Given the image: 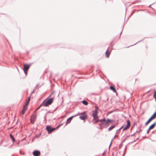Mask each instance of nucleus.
Wrapping results in <instances>:
<instances>
[{
  "mask_svg": "<svg viewBox=\"0 0 156 156\" xmlns=\"http://www.w3.org/2000/svg\"><path fill=\"white\" fill-rule=\"evenodd\" d=\"M156 116V112H154L153 114L151 116V117L148 119L147 121L146 122L145 125H147L152 120L154 119Z\"/></svg>",
  "mask_w": 156,
  "mask_h": 156,
  "instance_id": "obj_2",
  "label": "nucleus"
},
{
  "mask_svg": "<svg viewBox=\"0 0 156 156\" xmlns=\"http://www.w3.org/2000/svg\"><path fill=\"white\" fill-rule=\"evenodd\" d=\"M154 132V131H153V132H152V133H153Z\"/></svg>",
  "mask_w": 156,
  "mask_h": 156,
  "instance_id": "obj_41",
  "label": "nucleus"
},
{
  "mask_svg": "<svg viewBox=\"0 0 156 156\" xmlns=\"http://www.w3.org/2000/svg\"><path fill=\"white\" fill-rule=\"evenodd\" d=\"M27 71H26L25 70V71H24V73H25V74L26 75L27 74Z\"/></svg>",
  "mask_w": 156,
  "mask_h": 156,
  "instance_id": "obj_37",
  "label": "nucleus"
},
{
  "mask_svg": "<svg viewBox=\"0 0 156 156\" xmlns=\"http://www.w3.org/2000/svg\"><path fill=\"white\" fill-rule=\"evenodd\" d=\"M104 125V122H102L99 124L100 126H101L102 125Z\"/></svg>",
  "mask_w": 156,
  "mask_h": 156,
  "instance_id": "obj_35",
  "label": "nucleus"
},
{
  "mask_svg": "<svg viewBox=\"0 0 156 156\" xmlns=\"http://www.w3.org/2000/svg\"><path fill=\"white\" fill-rule=\"evenodd\" d=\"M26 111V110H25L23 109V110H22V115H24L25 114V112Z\"/></svg>",
  "mask_w": 156,
  "mask_h": 156,
  "instance_id": "obj_30",
  "label": "nucleus"
},
{
  "mask_svg": "<svg viewBox=\"0 0 156 156\" xmlns=\"http://www.w3.org/2000/svg\"><path fill=\"white\" fill-rule=\"evenodd\" d=\"M42 106H43V103L42 102L41 105H40L36 109V110H38V109H39Z\"/></svg>",
  "mask_w": 156,
  "mask_h": 156,
  "instance_id": "obj_25",
  "label": "nucleus"
},
{
  "mask_svg": "<svg viewBox=\"0 0 156 156\" xmlns=\"http://www.w3.org/2000/svg\"><path fill=\"white\" fill-rule=\"evenodd\" d=\"M27 107L25 106L24 105V106H23V109L26 110L27 109Z\"/></svg>",
  "mask_w": 156,
  "mask_h": 156,
  "instance_id": "obj_34",
  "label": "nucleus"
},
{
  "mask_svg": "<svg viewBox=\"0 0 156 156\" xmlns=\"http://www.w3.org/2000/svg\"><path fill=\"white\" fill-rule=\"evenodd\" d=\"M46 115H45L44 117V119H46Z\"/></svg>",
  "mask_w": 156,
  "mask_h": 156,
  "instance_id": "obj_40",
  "label": "nucleus"
},
{
  "mask_svg": "<svg viewBox=\"0 0 156 156\" xmlns=\"http://www.w3.org/2000/svg\"><path fill=\"white\" fill-rule=\"evenodd\" d=\"M53 94V93H51L49 96L46 99L44 100L43 102V106L45 107H47L49 105H51L52 102H53L54 99V97L51 98H49V97H51Z\"/></svg>",
  "mask_w": 156,
  "mask_h": 156,
  "instance_id": "obj_1",
  "label": "nucleus"
},
{
  "mask_svg": "<svg viewBox=\"0 0 156 156\" xmlns=\"http://www.w3.org/2000/svg\"><path fill=\"white\" fill-rule=\"evenodd\" d=\"M136 133H134L132 135H131V136H134V135L136 134Z\"/></svg>",
  "mask_w": 156,
  "mask_h": 156,
  "instance_id": "obj_38",
  "label": "nucleus"
},
{
  "mask_svg": "<svg viewBox=\"0 0 156 156\" xmlns=\"http://www.w3.org/2000/svg\"><path fill=\"white\" fill-rule=\"evenodd\" d=\"M35 90H33L31 92V94H30V96H31L32 94H33L35 92Z\"/></svg>",
  "mask_w": 156,
  "mask_h": 156,
  "instance_id": "obj_32",
  "label": "nucleus"
},
{
  "mask_svg": "<svg viewBox=\"0 0 156 156\" xmlns=\"http://www.w3.org/2000/svg\"><path fill=\"white\" fill-rule=\"evenodd\" d=\"M46 129L48 131V133H51L53 131L55 130V128H52L51 126H47L46 127Z\"/></svg>",
  "mask_w": 156,
  "mask_h": 156,
  "instance_id": "obj_4",
  "label": "nucleus"
},
{
  "mask_svg": "<svg viewBox=\"0 0 156 156\" xmlns=\"http://www.w3.org/2000/svg\"><path fill=\"white\" fill-rule=\"evenodd\" d=\"M115 125H112L108 129V131H110L112 130V129L114 128L115 127Z\"/></svg>",
  "mask_w": 156,
  "mask_h": 156,
  "instance_id": "obj_18",
  "label": "nucleus"
},
{
  "mask_svg": "<svg viewBox=\"0 0 156 156\" xmlns=\"http://www.w3.org/2000/svg\"><path fill=\"white\" fill-rule=\"evenodd\" d=\"M57 108H56V109L55 110V111H56V109H57Z\"/></svg>",
  "mask_w": 156,
  "mask_h": 156,
  "instance_id": "obj_43",
  "label": "nucleus"
},
{
  "mask_svg": "<svg viewBox=\"0 0 156 156\" xmlns=\"http://www.w3.org/2000/svg\"><path fill=\"white\" fill-rule=\"evenodd\" d=\"M110 89L114 92L115 93L116 91V89L113 86H110Z\"/></svg>",
  "mask_w": 156,
  "mask_h": 156,
  "instance_id": "obj_13",
  "label": "nucleus"
},
{
  "mask_svg": "<svg viewBox=\"0 0 156 156\" xmlns=\"http://www.w3.org/2000/svg\"><path fill=\"white\" fill-rule=\"evenodd\" d=\"M141 126L140 125L138 128L136 130V133H139L140 131H142V130L141 129Z\"/></svg>",
  "mask_w": 156,
  "mask_h": 156,
  "instance_id": "obj_16",
  "label": "nucleus"
},
{
  "mask_svg": "<svg viewBox=\"0 0 156 156\" xmlns=\"http://www.w3.org/2000/svg\"><path fill=\"white\" fill-rule=\"evenodd\" d=\"M118 137V136L117 135H115V136L112 139V140H111V142L110 143V145L109 146V149L110 148V146H111V145L112 143V140H113L114 139H115V138L116 137Z\"/></svg>",
  "mask_w": 156,
  "mask_h": 156,
  "instance_id": "obj_22",
  "label": "nucleus"
},
{
  "mask_svg": "<svg viewBox=\"0 0 156 156\" xmlns=\"http://www.w3.org/2000/svg\"><path fill=\"white\" fill-rule=\"evenodd\" d=\"M82 103L86 105H87L88 104V103L85 100H83L82 101Z\"/></svg>",
  "mask_w": 156,
  "mask_h": 156,
  "instance_id": "obj_20",
  "label": "nucleus"
},
{
  "mask_svg": "<svg viewBox=\"0 0 156 156\" xmlns=\"http://www.w3.org/2000/svg\"><path fill=\"white\" fill-rule=\"evenodd\" d=\"M104 125L106 127H108L110 125V124H109L108 122L107 119L106 120L105 122L104 123Z\"/></svg>",
  "mask_w": 156,
  "mask_h": 156,
  "instance_id": "obj_15",
  "label": "nucleus"
},
{
  "mask_svg": "<svg viewBox=\"0 0 156 156\" xmlns=\"http://www.w3.org/2000/svg\"><path fill=\"white\" fill-rule=\"evenodd\" d=\"M99 120L98 119V118L97 119H93L92 121V122L94 124H95L97 123L99 121Z\"/></svg>",
  "mask_w": 156,
  "mask_h": 156,
  "instance_id": "obj_12",
  "label": "nucleus"
},
{
  "mask_svg": "<svg viewBox=\"0 0 156 156\" xmlns=\"http://www.w3.org/2000/svg\"><path fill=\"white\" fill-rule=\"evenodd\" d=\"M129 127L126 125V126L123 129L122 131H123L124 130L129 129Z\"/></svg>",
  "mask_w": 156,
  "mask_h": 156,
  "instance_id": "obj_23",
  "label": "nucleus"
},
{
  "mask_svg": "<svg viewBox=\"0 0 156 156\" xmlns=\"http://www.w3.org/2000/svg\"><path fill=\"white\" fill-rule=\"evenodd\" d=\"M29 102L27 101L24 106L28 107V105L29 104Z\"/></svg>",
  "mask_w": 156,
  "mask_h": 156,
  "instance_id": "obj_29",
  "label": "nucleus"
},
{
  "mask_svg": "<svg viewBox=\"0 0 156 156\" xmlns=\"http://www.w3.org/2000/svg\"><path fill=\"white\" fill-rule=\"evenodd\" d=\"M30 97H31V96L30 95V96H29L28 98V100H27V101L29 102L30 101Z\"/></svg>",
  "mask_w": 156,
  "mask_h": 156,
  "instance_id": "obj_31",
  "label": "nucleus"
},
{
  "mask_svg": "<svg viewBox=\"0 0 156 156\" xmlns=\"http://www.w3.org/2000/svg\"><path fill=\"white\" fill-rule=\"evenodd\" d=\"M76 117L75 116V115L74 116H72L68 118L67 120V121L66 122V125L68 123H69L71 122V120H72V119L74 117Z\"/></svg>",
  "mask_w": 156,
  "mask_h": 156,
  "instance_id": "obj_7",
  "label": "nucleus"
},
{
  "mask_svg": "<svg viewBox=\"0 0 156 156\" xmlns=\"http://www.w3.org/2000/svg\"><path fill=\"white\" fill-rule=\"evenodd\" d=\"M95 110L94 111H97V110L98 108V107L97 106H95Z\"/></svg>",
  "mask_w": 156,
  "mask_h": 156,
  "instance_id": "obj_36",
  "label": "nucleus"
},
{
  "mask_svg": "<svg viewBox=\"0 0 156 156\" xmlns=\"http://www.w3.org/2000/svg\"><path fill=\"white\" fill-rule=\"evenodd\" d=\"M106 121L105 119L104 118L102 119L99 120V121L100 122H104Z\"/></svg>",
  "mask_w": 156,
  "mask_h": 156,
  "instance_id": "obj_26",
  "label": "nucleus"
},
{
  "mask_svg": "<svg viewBox=\"0 0 156 156\" xmlns=\"http://www.w3.org/2000/svg\"><path fill=\"white\" fill-rule=\"evenodd\" d=\"M29 102L27 101L24 106L28 107V105L29 104Z\"/></svg>",
  "mask_w": 156,
  "mask_h": 156,
  "instance_id": "obj_28",
  "label": "nucleus"
},
{
  "mask_svg": "<svg viewBox=\"0 0 156 156\" xmlns=\"http://www.w3.org/2000/svg\"><path fill=\"white\" fill-rule=\"evenodd\" d=\"M136 124V122H134V123H133V126L135 125Z\"/></svg>",
  "mask_w": 156,
  "mask_h": 156,
  "instance_id": "obj_39",
  "label": "nucleus"
},
{
  "mask_svg": "<svg viewBox=\"0 0 156 156\" xmlns=\"http://www.w3.org/2000/svg\"><path fill=\"white\" fill-rule=\"evenodd\" d=\"M37 115L33 114L31 115L30 118V122L32 124H34L36 120Z\"/></svg>",
  "mask_w": 156,
  "mask_h": 156,
  "instance_id": "obj_3",
  "label": "nucleus"
},
{
  "mask_svg": "<svg viewBox=\"0 0 156 156\" xmlns=\"http://www.w3.org/2000/svg\"><path fill=\"white\" fill-rule=\"evenodd\" d=\"M151 130V129H150V128H149L147 130V134H148L149 132H150V130Z\"/></svg>",
  "mask_w": 156,
  "mask_h": 156,
  "instance_id": "obj_33",
  "label": "nucleus"
},
{
  "mask_svg": "<svg viewBox=\"0 0 156 156\" xmlns=\"http://www.w3.org/2000/svg\"><path fill=\"white\" fill-rule=\"evenodd\" d=\"M156 125V122H154V123H153L150 126V127H149L150 129H151L154 128Z\"/></svg>",
  "mask_w": 156,
  "mask_h": 156,
  "instance_id": "obj_14",
  "label": "nucleus"
},
{
  "mask_svg": "<svg viewBox=\"0 0 156 156\" xmlns=\"http://www.w3.org/2000/svg\"><path fill=\"white\" fill-rule=\"evenodd\" d=\"M127 125L129 126V127L130 126V122L129 120H127Z\"/></svg>",
  "mask_w": 156,
  "mask_h": 156,
  "instance_id": "obj_24",
  "label": "nucleus"
},
{
  "mask_svg": "<svg viewBox=\"0 0 156 156\" xmlns=\"http://www.w3.org/2000/svg\"><path fill=\"white\" fill-rule=\"evenodd\" d=\"M104 154V153H103L102 155H103V154Z\"/></svg>",
  "mask_w": 156,
  "mask_h": 156,
  "instance_id": "obj_42",
  "label": "nucleus"
},
{
  "mask_svg": "<svg viewBox=\"0 0 156 156\" xmlns=\"http://www.w3.org/2000/svg\"><path fill=\"white\" fill-rule=\"evenodd\" d=\"M86 113H87L86 112H85V111L84 112H81L80 113H78L77 114L75 115V116H76L78 115H87Z\"/></svg>",
  "mask_w": 156,
  "mask_h": 156,
  "instance_id": "obj_11",
  "label": "nucleus"
},
{
  "mask_svg": "<svg viewBox=\"0 0 156 156\" xmlns=\"http://www.w3.org/2000/svg\"><path fill=\"white\" fill-rule=\"evenodd\" d=\"M110 53H111V51L109 50L108 49H107L106 50V51L105 52V55H106V57L107 58L109 57V55L110 54Z\"/></svg>",
  "mask_w": 156,
  "mask_h": 156,
  "instance_id": "obj_10",
  "label": "nucleus"
},
{
  "mask_svg": "<svg viewBox=\"0 0 156 156\" xmlns=\"http://www.w3.org/2000/svg\"><path fill=\"white\" fill-rule=\"evenodd\" d=\"M123 126H122L119 129H117L116 131L115 134H118L121 130V129L123 128Z\"/></svg>",
  "mask_w": 156,
  "mask_h": 156,
  "instance_id": "obj_17",
  "label": "nucleus"
},
{
  "mask_svg": "<svg viewBox=\"0 0 156 156\" xmlns=\"http://www.w3.org/2000/svg\"><path fill=\"white\" fill-rule=\"evenodd\" d=\"M153 97L155 99V101H156V91H154Z\"/></svg>",
  "mask_w": 156,
  "mask_h": 156,
  "instance_id": "obj_27",
  "label": "nucleus"
},
{
  "mask_svg": "<svg viewBox=\"0 0 156 156\" xmlns=\"http://www.w3.org/2000/svg\"><path fill=\"white\" fill-rule=\"evenodd\" d=\"M98 111H94L92 114V116L93 117L94 119H97L98 118Z\"/></svg>",
  "mask_w": 156,
  "mask_h": 156,
  "instance_id": "obj_5",
  "label": "nucleus"
},
{
  "mask_svg": "<svg viewBox=\"0 0 156 156\" xmlns=\"http://www.w3.org/2000/svg\"><path fill=\"white\" fill-rule=\"evenodd\" d=\"M30 66L27 64H25L24 65V68L23 70L24 71L25 70L27 71L30 68Z\"/></svg>",
  "mask_w": 156,
  "mask_h": 156,
  "instance_id": "obj_9",
  "label": "nucleus"
},
{
  "mask_svg": "<svg viewBox=\"0 0 156 156\" xmlns=\"http://www.w3.org/2000/svg\"><path fill=\"white\" fill-rule=\"evenodd\" d=\"M108 122L109 123H112L113 122V119H107Z\"/></svg>",
  "mask_w": 156,
  "mask_h": 156,
  "instance_id": "obj_21",
  "label": "nucleus"
},
{
  "mask_svg": "<svg viewBox=\"0 0 156 156\" xmlns=\"http://www.w3.org/2000/svg\"><path fill=\"white\" fill-rule=\"evenodd\" d=\"M79 118L81 120H85L87 119V115H81L79 117Z\"/></svg>",
  "mask_w": 156,
  "mask_h": 156,
  "instance_id": "obj_8",
  "label": "nucleus"
},
{
  "mask_svg": "<svg viewBox=\"0 0 156 156\" xmlns=\"http://www.w3.org/2000/svg\"><path fill=\"white\" fill-rule=\"evenodd\" d=\"M33 154L34 156H39L41 153L39 151L35 150L33 152Z\"/></svg>",
  "mask_w": 156,
  "mask_h": 156,
  "instance_id": "obj_6",
  "label": "nucleus"
},
{
  "mask_svg": "<svg viewBox=\"0 0 156 156\" xmlns=\"http://www.w3.org/2000/svg\"><path fill=\"white\" fill-rule=\"evenodd\" d=\"M9 135L11 138L12 139V141L14 142L15 141V139L14 137L11 134H10Z\"/></svg>",
  "mask_w": 156,
  "mask_h": 156,
  "instance_id": "obj_19",
  "label": "nucleus"
}]
</instances>
